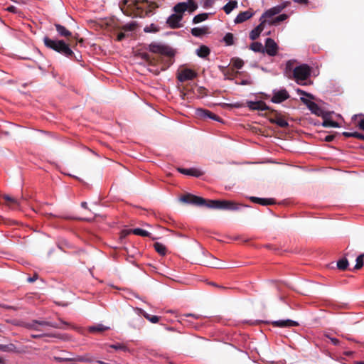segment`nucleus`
I'll list each match as a JSON object with an SVG mask.
<instances>
[{
    "instance_id": "4be33fe9",
    "label": "nucleus",
    "mask_w": 364,
    "mask_h": 364,
    "mask_svg": "<svg viewBox=\"0 0 364 364\" xmlns=\"http://www.w3.org/2000/svg\"><path fill=\"white\" fill-rule=\"evenodd\" d=\"M54 26L56 29V31L58 32V34L60 36L69 37L72 35V33L69 30H68L64 26L59 23H55Z\"/></svg>"
},
{
    "instance_id": "6ab92c4d",
    "label": "nucleus",
    "mask_w": 364,
    "mask_h": 364,
    "mask_svg": "<svg viewBox=\"0 0 364 364\" xmlns=\"http://www.w3.org/2000/svg\"><path fill=\"white\" fill-rule=\"evenodd\" d=\"M269 122L272 124H275L282 128H286L289 126V123L287 122V121L279 115H277L273 118H270Z\"/></svg>"
},
{
    "instance_id": "774afa93",
    "label": "nucleus",
    "mask_w": 364,
    "mask_h": 364,
    "mask_svg": "<svg viewBox=\"0 0 364 364\" xmlns=\"http://www.w3.org/2000/svg\"><path fill=\"white\" fill-rule=\"evenodd\" d=\"M360 133L359 132H353V135H352V137H354V138H357L358 139V136L360 135Z\"/></svg>"
},
{
    "instance_id": "052dcab7",
    "label": "nucleus",
    "mask_w": 364,
    "mask_h": 364,
    "mask_svg": "<svg viewBox=\"0 0 364 364\" xmlns=\"http://www.w3.org/2000/svg\"><path fill=\"white\" fill-rule=\"evenodd\" d=\"M333 139H334V136H333V135H327V136L325 137V141H327V142H331V141H332Z\"/></svg>"
},
{
    "instance_id": "8fccbe9b",
    "label": "nucleus",
    "mask_w": 364,
    "mask_h": 364,
    "mask_svg": "<svg viewBox=\"0 0 364 364\" xmlns=\"http://www.w3.org/2000/svg\"><path fill=\"white\" fill-rule=\"evenodd\" d=\"M326 338H328L333 345L334 346H339L340 345V341L337 339L336 338L331 337L329 334L326 333L324 335Z\"/></svg>"
},
{
    "instance_id": "c03bdc74",
    "label": "nucleus",
    "mask_w": 364,
    "mask_h": 364,
    "mask_svg": "<svg viewBox=\"0 0 364 364\" xmlns=\"http://www.w3.org/2000/svg\"><path fill=\"white\" fill-rule=\"evenodd\" d=\"M4 198L6 201H9V202L11 203L14 205L18 206L20 205V202H19V200L18 199H16L15 198H12L11 196H9V195H4Z\"/></svg>"
},
{
    "instance_id": "6e6552de",
    "label": "nucleus",
    "mask_w": 364,
    "mask_h": 364,
    "mask_svg": "<svg viewBox=\"0 0 364 364\" xmlns=\"http://www.w3.org/2000/svg\"><path fill=\"white\" fill-rule=\"evenodd\" d=\"M290 97L288 91L284 88L274 89L270 101L274 104H280Z\"/></svg>"
},
{
    "instance_id": "5fc2aeb1",
    "label": "nucleus",
    "mask_w": 364,
    "mask_h": 364,
    "mask_svg": "<svg viewBox=\"0 0 364 364\" xmlns=\"http://www.w3.org/2000/svg\"><path fill=\"white\" fill-rule=\"evenodd\" d=\"M162 61H164V68H163L164 70H166V68H169L171 65H168V56H164L162 55Z\"/></svg>"
},
{
    "instance_id": "7ed1b4c3",
    "label": "nucleus",
    "mask_w": 364,
    "mask_h": 364,
    "mask_svg": "<svg viewBox=\"0 0 364 364\" xmlns=\"http://www.w3.org/2000/svg\"><path fill=\"white\" fill-rule=\"evenodd\" d=\"M149 50L151 53H159L164 56H168V65H171L173 63V57L175 55V51L170 46L156 42H152L149 46Z\"/></svg>"
},
{
    "instance_id": "c9c22d12",
    "label": "nucleus",
    "mask_w": 364,
    "mask_h": 364,
    "mask_svg": "<svg viewBox=\"0 0 364 364\" xmlns=\"http://www.w3.org/2000/svg\"><path fill=\"white\" fill-rule=\"evenodd\" d=\"M208 15L206 13H203V14H199L198 15H196L193 18V23L196 24V23H200L202 21H204L208 18Z\"/></svg>"
},
{
    "instance_id": "2eb2a0df",
    "label": "nucleus",
    "mask_w": 364,
    "mask_h": 364,
    "mask_svg": "<svg viewBox=\"0 0 364 364\" xmlns=\"http://www.w3.org/2000/svg\"><path fill=\"white\" fill-rule=\"evenodd\" d=\"M259 24L251 31L250 33V38L252 41L256 40L264 30V26L267 23L266 19H263V17L259 18Z\"/></svg>"
},
{
    "instance_id": "72a5a7b5",
    "label": "nucleus",
    "mask_w": 364,
    "mask_h": 364,
    "mask_svg": "<svg viewBox=\"0 0 364 364\" xmlns=\"http://www.w3.org/2000/svg\"><path fill=\"white\" fill-rule=\"evenodd\" d=\"M250 49L255 52L264 53V47L259 42H254L250 45Z\"/></svg>"
},
{
    "instance_id": "dca6fc26",
    "label": "nucleus",
    "mask_w": 364,
    "mask_h": 364,
    "mask_svg": "<svg viewBox=\"0 0 364 364\" xmlns=\"http://www.w3.org/2000/svg\"><path fill=\"white\" fill-rule=\"evenodd\" d=\"M272 325L274 327L279 328H287V327H294L298 326L299 323L297 321L291 320V319H281L277 321H272Z\"/></svg>"
},
{
    "instance_id": "e433bc0d",
    "label": "nucleus",
    "mask_w": 364,
    "mask_h": 364,
    "mask_svg": "<svg viewBox=\"0 0 364 364\" xmlns=\"http://www.w3.org/2000/svg\"><path fill=\"white\" fill-rule=\"evenodd\" d=\"M348 261L346 257H343L337 262V267L340 270H346L348 268Z\"/></svg>"
},
{
    "instance_id": "4c0bfd02",
    "label": "nucleus",
    "mask_w": 364,
    "mask_h": 364,
    "mask_svg": "<svg viewBox=\"0 0 364 364\" xmlns=\"http://www.w3.org/2000/svg\"><path fill=\"white\" fill-rule=\"evenodd\" d=\"M159 31V27L154 23H151L150 25L146 26L144 28V31L145 33H156Z\"/></svg>"
},
{
    "instance_id": "f704fd0d",
    "label": "nucleus",
    "mask_w": 364,
    "mask_h": 364,
    "mask_svg": "<svg viewBox=\"0 0 364 364\" xmlns=\"http://www.w3.org/2000/svg\"><path fill=\"white\" fill-rule=\"evenodd\" d=\"M132 232L136 235L141 237H149L151 235L149 232L139 228L132 230Z\"/></svg>"
},
{
    "instance_id": "49530a36",
    "label": "nucleus",
    "mask_w": 364,
    "mask_h": 364,
    "mask_svg": "<svg viewBox=\"0 0 364 364\" xmlns=\"http://www.w3.org/2000/svg\"><path fill=\"white\" fill-rule=\"evenodd\" d=\"M232 65L234 67H235L237 69H240L244 65V62L240 58H235L232 61Z\"/></svg>"
},
{
    "instance_id": "f8f14e48",
    "label": "nucleus",
    "mask_w": 364,
    "mask_h": 364,
    "mask_svg": "<svg viewBox=\"0 0 364 364\" xmlns=\"http://www.w3.org/2000/svg\"><path fill=\"white\" fill-rule=\"evenodd\" d=\"M264 50L268 55L275 56L277 53L278 46L272 38H267L265 41Z\"/></svg>"
},
{
    "instance_id": "58836bf2",
    "label": "nucleus",
    "mask_w": 364,
    "mask_h": 364,
    "mask_svg": "<svg viewBox=\"0 0 364 364\" xmlns=\"http://www.w3.org/2000/svg\"><path fill=\"white\" fill-rule=\"evenodd\" d=\"M136 26V23L132 21V22H130L129 23L124 25L122 27V30L123 31H124L125 33L126 32H132L135 29Z\"/></svg>"
},
{
    "instance_id": "f257e3e1",
    "label": "nucleus",
    "mask_w": 364,
    "mask_h": 364,
    "mask_svg": "<svg viewBox=\"0 0 364 364\" xmlns=\"http://www.w3.org/2000/svg\"><path fill=\"white\" fill-rule=\"evenodd\" d=\"M43 42L47 48L58 52L66 58L70 59L75 58V60H78L69 45L63 40L51 39L46 36L43 38Z\"/></svg>"
},
{
    "instance_id": "09e8293b",
    "label": "nucleus",
    "mask_w": 364,
    "mask_h": 364,
    "mask_svg": "<svg viewBox=\"0 0 364 364\" xmlns=\"http://www.w3.org/2000/svg\"><path fill=\"white\" fill-rule=\"evenodd\" d=\"M288 18V15L285 14H280L278 16H277L274 21H273V23H279V22H282V21H285L287 18Z\"/></svg>"
},
{
    "instance_id": "ddd939ff",
    "label": "nucleus",
    "mask_w": 364,
    "mask_h": 364,
    "mask_svg": "<svg viewBox=\"0 0 364 364\" xmlns=\"http://www.w3.org/2000/svg\"><path fill=\"white\" fill-rule=\"evenodd\" d=\"M287 6V2H284L281 4L277 5L267 11H265L261 17H263V19L265 18H270L279 14L286 6Z\"/></svg>"
},
{
    "instance_id": "680f3d73",
    "label": "nucleus",
    "mask_w": 364,
    "mask_h": 364,
    "mask_svg": "<svg viewBox=\"0 0 364 364\" xmlns=\"http://www.w3.org/2000/svg\"><path fill=\"white\" fill-rule=\"evenodd\" d=\"M209 119H213L217 122H220V118L213 113V115L210 116Z\"/></svg>"
},
{
    "instance_id": "4d7b16f0",
    "label": "nucleus",
    "mask_w": 364,
    "mask_h": 364,
    "mask_svg": "<svg viewBox=\"0 0 364 364\" xmlns=\"http://www.w3.org/2000/svg\"><path fill=\"white\" fill-rule=\"evenodd\" d=\"M251 84H252V82L250 79H244L240 82V85H248Z\"/></svg>"
},
{
    "instance_id": "a19ab883",
    "label": "nucleus",
    "mask_w": 364,
    "mask_h": 364,
    "mask_svg": "<svg viewBox=\"0 0 364 364\" xmlns=\"http://www.w3.org/2000/svg\"><path fill=\"white\" fill-rule=\"evenodd\" d=\"M223 41L227 46H232L234 43V36L231 33H227L223 37Z\"/></svg>"
},
{
    "instance_id": "0e129e2a",
    "label": "nucleus",
    "mask_w": 364,
    "mask_h": 364,
    "mask_svg": "<svg viewBox=\"0 0 364 364\" xmlns=\"http://www.w3.org/2000/svg\"><path fill=\"white\" fill-rule=\"evenodd\" d=\"M358 126L360 129L364 130V118L359 122Z\"/></svg>"
},
{
    "instance_id": "2f4dec72",
    "label": "nucleus",
    "mask_w": 364,
    "mask_h": 364,
    "mask_svg": "<svg viewBox=\"0 0 364 364\" xmlns=\"http://www.w3.org/2000/svg\"><path fill=\"white\" fill-rule=\"evenodd\" d=\"M155 250L161 255L166 254V247L161 242H155L154 245Z\"/></svg>"
},
{
    "instance_id": "603ef678",
    "label": "nucleus",
    "mask_w": 364,
    "mask_h": 364,
    "mask_svg": "<svg viewBox=\"0 0 364 364\" xmlns=\"http://www.w3.org/2000/svg\"><path fill=\"white\" fill-rule=\"evenodd\" d=\"M214 0H203V7L205 9L210 8L213 6Z\"/></svg>"
},
{
    "instance_id": "4468645a",
    "label": "nucleus",
    "mask_w": 364,
    "mask_h": 364,
    "mask_svg": "<svg viewBox=\"0 0 364 364\" xmlns=\"http://www.w3.org/2000/svg\"><path fill=\"white\" fill-rule=\"evenodd\" d=\"M182 19V14H173L167 18L166 23L171 28H178L181 27Z\"/></svg>"
},
{
    "instance_id": "39448f33",
    "label": "nucleus",
    "mask_w": 364,
    "mask_h": 364,
    "mask_svg": "<svg viewBox=\"0 0 364 364\" xmlns=\"http://www.w3.org/2000/svg\"><path fill=\"white\" fill-rule=\"evenodd\" d=\"M63 325H67V323L60 320L59 323L57 322H51L46 321L43 320H33L31 322H26L24 324V326L28 329L36 330L38 331H41L42 330L41 327L49 326L55 328H62Z\"/></svg>"
},
{
    "instance_id": "423d86ee",
    "label": "nucleus",
    "mask_w": 364,
    "mask_h": 364,
    "mask_svg": "<svg viewBox=\"0 0 364 364\" xmlns=\"http://www.w3.org/2000/svg\"><path fill=\"white\" fill-rule=\"evenodd\" d=\"M241 205L230 200H209L208 208L219 210H237Z\"/></svg>"
},
{
    "instance_id": "a211bd4d",
    "label": "nucleus",
    "mask_w": 364,
    "mask_h": 364,
    "mask_svg": "<svg viewBox=\"0 0 364 364\" xmlns=\"http://www.w3.org/2000/svg\"><path fill=\"white\" fill-rule=\"evenodd\" d=\"M254 14H255V12H253L250 9L240 12V14H237V16L235 18L234 22L235 23H243V22L246 21L247 20L250 19V18H252L254 16Z\"/></svg>"
},
{
    "instance_id": "c85d7f7f",
    "label": "nucleus",
    "mask_w": 364,
    "mask_h": 364,
    "mask_svg": "<svg viewBox=\"0 0 364 364\" xmlns=\"http://www.w3.org/2000/svg\"><path fill=\"white\" fill-rule=\"evenodd\" d=\"M237 7V1H230L228 2L224 6L223 10L226 14H230L232 10Z\"/></svg>"
},
{
    "instance_id": "5701e85b",
    "label": "nucleus",
    "mask_w": 364,
    "mask_h": 364,
    "mask_svg": "<svg viewBox=\"0 0 364 364\" xmlns=\"http://www.w3.org/2000/svg\"><path fill=\"white\" fill-rule=\"evenodd\" d=\"M250 200L256 203L257 204L262 205H272L274 203V200L273 198H258V197H251Z\"/></svg>"
},
{
    "instance_id": "0eeeda50",
    "label": "nucleus",
    "mask_w": 364,
    "mask_h": 364,
    "mask_svg": "<svg viewBox=\"0 0 364 364\" xmlns=\"http://www.w3.org/2000/svg\"><path fill=\"white\" fill-rule=\"evenodd\" d=\"M180 200L187 204L195 205L197 206H204L208 208L209 200H206L202 197L196 196L192 194H186L181 197Z\"/></svg>"
},
{
    "instance_id": "1a4fd4ad",
    "label": "nucleus",
    "mask_w": 364,
    "mask_h": 364,
    "mask_svg": "<svg viewBox=\"0 0 364 364\" xmlns=\"http://www.w3.org/2000/svg\"><path fill=\"white\" fill-rule=\"evenodd\" d=\"M300 100L313 114L318 117H324L326 112L321 107H320L316 102L304 97H301Z\"/></svg>"
},
{
    "instance_id": "393cba45",
    "label": "nucleus",
    "mask_w": 364,
    "mask_h": 364,
    "mask_svg": "<svg viewBox=\"0 0 364 364\" xmlns=\"http://www.w3.org/2000/svg\"><path fill=\"white\" fill-rule=\"evenodd\" d=\"M188 9V4H186V2H179L177 4H176L173 7V11L177 14H182L186 11H187Z\"/></svg>"
},
{
    "instance_id": "f3484780",
    "label": "nucleus",
    "mask_w": 364,
    "mask_h": 364,
    "mask_svg": "<svg viewBox=\"0 0 364 364\" xmlns=\"http://www.w3.org/2000/svg\"><path fill=\"white\" fill-rule=\"evenodd\" d=\"M178 171L182 174L194 176V177H200L203 174V172L196 168H178Z\"/></svg>"
},
{
    "instance_id": "7c9ffc66",
    "label": "nucleus",
    "mask_w": 364,
    "mask_h": 364,
    "mask_svg": "<svg viewBox=\"0 0 364 364\" xmlns=\"http://www.w3.org/2000/svg\"><path fill=\"white\" fill-rule=\"evenodd\" d=\"M94 361V359L88 355H77L73 358V362H84V363H92Z\"/></svg>"
},
{
    "instance_id": "3c124183",
    "label": "nucleus",
    "mask_w": 364,
    "mask_h": 364,
    "mask_svg": "<svg viewBox=\"0 0 364 364\" xmlns=\"http://www.w3.org/2000/svg\"><path fill=\"white\" fill-rule=\"evenodd\" d=\"M296 92L303 96H306V97H309L310 99H314V96L311 94L307 93L306 92H305L299 88H298L296 90Z\"/></svg>"
},
{
    "instance_id": "20e7f679",
    "label": "nucleus",
    "mask_w": 364,
    "mask_h": 364,
    "mask_svg": "<svg viewBox=\"0 0 364 364\" xmlns=\"http://www.w3.org/2000/svg\"><path fill=\"white\" fill-rule=\"evenodd\" d=\"M310 75V67L307 64H301L294 68L291 78H293L296 83L304 85H306L305 81L309 77Z\"/></svg>"
},
{
    "instance_id": "79ce46f5",
    "label": "nucleus",
    "mask_w": 364,
    "mask_h": 364,
    "mask_svg": "<svg viewBox=\"0 0 364 364\" xmlns=\"http://www.w3.org/2000/svg\"><path fill=\"white\" fill-rule=\"evenodd\" d=\"M207 266L210 267H212V268H215V269H221V268H223L221 265H220V262L215 257H213L212 258V261L210 262L209 263H208L206 264Z\"/></svg>"
},
{
    "instance_id": "13d9d810",
    "label": "nucleus",
    "mask_w": 364,
    "mask_h": 364,
    "mask_svg": "<svg viewBox=\"0 0 364 364\" xmlns=\"http://www.w3.org/2000/svg\"><path fill=\"white\" fill-rule=\"evenodd\" d=\"M7 10L10 12L16 14L17 13L18 9L14 6H10L7 8Z\"/></svg>"
},
{
    "instance_id": "de8ad7c7",
    "label": "nucleus",
    "mask_w": 364,
    "mask_h": 364,
    "mask_svg": "<svg viewBox=\"0 0 364 364\" xmlns=\"http://www.w3.org/2000/svg\"><path fill=\"white\" fill-rule=\"evenodd\" d=\"M53 360L60 363L62 362H73V358H61L58 356H54Z\"/></svg>"
},
{
    "instance_id": "b1692460",
    "label": "nucleus",
    "mask_w": 364,
    "mask_h": 364,
    "mask_svg": "<svg viewBox=\"0 0 364 364\" xmlns=\"http://www.w3.org/2000/svg\"><path fill=\"white\" fill-rule=\"evenodd\" d=\"M295 63L296 60H289L286 63L284 68V75L289 78L291 77V75L294 73Z\"/></svg>"
},
{
    "instance_id": "9d476101",
    "label": "nucleus",
    "mask_w": 364,
    "mask_h": 364,
    "mask_svg": "<svg viewBox=\"0 0 364 364\" xmlns=\"http://www.w3.org/2000/svg\"><path fill=\"white\" fill-rule=\"evenodd\" d=\"M246 107H248V109L252 111H265L269 110L270 109L269 107L267 106V104L262 100H247Z\"/></svg>"
},
{
    "instance_id": "a18cd8bd",
    "label": "nucleus",
    "mask_w": 364,
    "mask_h": 364,
    "mask_svg": "<svg viewBox=\"0 0 364 364\" xmlns=\"http://www.w3.org/2000/svg\"><path fill=\"white\" fill-rule=\"evenodd\" d=\"M186 3L188 4V10H189L190 12H193L198 9V5L193 0H188Z\"/></svg>"
},
{
    "instance_id": "e2e57ef3",
    "label": "nucleus",
    "mask_w": 364,
    "mask_h": 364,
    "mask_svg": "<svg viewBox=\"0 0 364 364\" xmlns=\"http://www.w3.org/2000/svg\"><path fill=\"white\" fill-rule=\"evenodd\" d=\"M292 1H294L295 3H298L300 4H308V0H292Z\"/></svg>"
},
{
    "instance_id": "ea45409f",
    "label": "nucleus",
    "mask_w": 364,
    "mask_h": 364,
    "mask_svg": "<svg viewBox=\"0 0 364 364\" xmlns=\"http://www.w3.org/2000/svg\"><path fill=\"white\" fill-rule=\"evenodd\" d=\"M364 254H361L357 257L355 262L356 264L352 270L360 269L363 266Z\"/></svg>"
},
{
    "instance_id": "f03ea898",
    "label": "nucleus",
    "mask_w": 364,
    "mask_h": 364,
    "mask_svg": "<svg viewBox=\"0 0 364 364\" xmlns=\"http://www.w3.org/2000/svg\"><path fill=\"white\" fill-rule=\"evenodd\" d=\"M124 6L127 9H130L133 11H136V16L142 17L144 12L145 15H148L150 11H146V8L149 6V2L147 1H140L137 0H122L120 3V7L122 11L124 9Z\"/></svg>"
},
{
    "instance_id": "37998d69",
    "label": "nucleus",
    "mask_w": 364,
    "mask_h": 364,
    "mask_svg": "<svg viewBox=\"0 0 364 364\" xmlns=\"http://www.w3.org/2000/svg\"><path fill=\"white\" fill-rule=\"evenodd\" d=\"M109 347L114 350H122L124 352L129 350L128 348L126 346H124L122 343H117L115 344H112L109 346Z\"/></svg>"
},
{
    "instance_id": "69168bd1",
    "label": "nucleus",
    "mask_w": 364,
    "mask_h": 364,
    "mask_svg": "<svg viewBox=\"0 0 364 364\" xmlns=\"http://www.w3.org/2000/svg\"><path fill=\"white\" fill-rule=\"evenodd\" d=\"M36 279H37V276H36V275H34V276H33V277H28V278L27 279V281H28V282L31 283V282H33L34 281H36Z\"/></svg>"
},
{
    "instance_id": "6e6d98bb",
    "label": "nucleus",
    "mask_w": 364,
    "mask_h": 364,
    "mask_svg": "<svg viewBox=\"0 0 364 364\" xmlns=\"http://www.w3.org/2000/svg\"><path fill=\"white\" fill-rule=\"evenodd\" d=\"M183 317H193L196 319H198L201 317L200 315L198 314H186L183 315Z\"/></svg>"
},
{
    "instance_id": "9b49d317",
    "label": "nucleus",
    "mask_w": 364,
    "mask_h": 364,
    "mask_svg": "<svg viewBox=\"0 0 364 364\" xmlns=\"http://www.w3.org/2000/svg\"><path fill=\"white\" fill-rule=\"evenodd\" d=\"M197 77V73L189 68H185L178 73L177 79L178 81L183 82L191 80Z\"/></svg>"
},
{
    "instance_id": "a878e982",
    "label": "nucleus",
    "mask_w": 364,
    "mask_h": 364,
    "mask_svg": "<svg viewBox=\"0 0 364 364\" xmlns=\"http://www.w3.org/2000/svg\"><path fill=\"white\" fill-rule=\"evenodd\" d=\"M210 50L206 46L202 45L196 50V54L198 57L205 58L209 55Z\"/></svg>"
},
{
    "instance_id": "864d4df0",
    "label": "nucleus",
    "mask_w": 364,
    "mask_h": 364,
    "mask_svg": "<svg viewBox=\"0 0 364 364\" xmlns=\"http://www.w3.org/2000/svg\"><path fill=\"white\" fill-rule=\"evenodd\" d=\"M127 36V35L125 33L124 31L123 32H120L118 33L117 36V40L118 41H122V40H124L126 37Z\"/></svg>"
},
{
    "instance_id": "bf43d9fd",
    "label": "nucleus",
    "mask_w": 364,
    "mask_h": 364,
    "mask_svg": "<svg viewBox=\"0 0 364 364\" xmlns=\"http://www.w3.org/2000/svg\"><path fill=\"white\" fill-rule=\"evenodd\" d=\"M45 336H51L50 335L48 334H31V337L33 338H39Z\"/></svg>"
},
{
    "instance_id": "aec40b11",
    "label": "nucleus",
    "mask_w": 364,
    "mask_h": 364,
    "mask_svg": "<svg viewBox=\"0 0 364 364\" xmlns=\"http://www.w3.org/2000/svg\"><path fill=\"white\" fill-rule=\"evenodd\" d=\"M323 121L322 122V126L324 127H335L338 128L340 127V124L337 122H334L331 120L328 114L327 113L325 114L324 117H322Z\"/></svg>"
},
{
    "instance_id": "c756f323",
    "label": "nucleus",
    "mask_w": 364,
    "mask_h": 364,
    "mask_svg": "<svg viewBox=\"0 0 364 364\" xmlns=\"http://www.w3.org/2000/svg\"><path fill=\"white\" fill-rule=\"evenodd\" d=\"M196 114L198 117H199L200 118H203V119L208 118L209 119L210 116L213 115V113L208 109L200 108V109H197Z\"/></svg>"
},
{
    "instance_id": "bb28decb",
    "label": "nucleus",
    "mask_w": 364,
    "mask_h": 364,
    "mask_svg": "<svg viewBox=\"0 0 364 364\" xmlns=\"http://www.w3.org/2000/svg\"><path fill=\"white\" fill-rule=\"evenodd\" d=\"M109 327L105 326L103 324L98 323L94 326H91L88 328V331L90 333H98L109 330Z\"/></svg>"
},
{
    "instance_id": "412c9836",
    "label": "nucleus",
    "mask_w": 364,
    "mask_h": 364,
    "mask_svg": "<svg viewBox=\"0 0 364 364\" xmlns=\"http://www.w3.org/2000/svg\"><path fill=\"white\" fill-rule=\"evenodd\" d=\"M136 311L139 314H142L147 320H149L152 323H156L159 321V317L158 316H151L146 313L145 311H144L141 309L136 308Z\"/></svg>"
},
{
    "instance_id": "473e14b6",
    "label": "nucleus",
    "mask_w": 364,
    "mask_h": 364,
    "mask_svg": "<svg viewBox=\"0 0 364 364\" xmlns=\"http://www.w3.org/2000/svg\"><path fill=\"white\" fill-rule=\"evenodd\" d=\"M191 33L195 37H200L206 33V28L195 27L191 29Z\"/></svg>"
},
{
    "instance_id": "338daca9",
    "label": "nucleus",
    "mask_w": 364,
    "mask_h": 364,
    "mask_svg": "<svg viewBox=\"0 0 364 364\" xmlns=\"http://www.w3.org/2000/svg\"><path fill=\"white\" fill-rule=\"evenodd\" d=\"M352 134H353V132H344L343 133V135L344 136H346V137H352V135H353Z\"/></svg>"
},
{
    "instance_id": "cd10ccee",
    "label": "nucleus",
    "mask_w": 364,
    "mask_h": 364,
    "mask_svg": "<svg viewBox=\"0 0 364 364\" xmlns=\"http://www.w3.org/2000/svg\"><path fill=\"white\" fill-rule=\"evenodd\" d=\"M0 351L6 353H16L18 352L16 346L13 343L6 345L0 344Z\"/></svg>"
}]
</instances>
